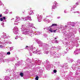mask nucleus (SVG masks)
Masks as SVG:
<instances>
[{"label": "nucleus", "mask_w": 80, "mask_h": 80, "mask_svg": "<svg viewBox=\"0 0 80 80\" xmlns=\"http://www.w3.org/2000/svg\"><path fill=\"white\" fill-rule=\"evenodd\" d=\"M0 5H3V4L2 3L1 1L0 0Z\"/></svg>", "instance_id": "obj_49"}, {"label": "nucleus", "mask_w": 80, "mask_h": 80, "mask_svg": "<svg viewBox=\"0 0 80 80\" xmlns=\"http://www.w3.org/2000/svg\"><path fill=\"white\" fill-rule=\"evenodd\" d=\"M55 26H57V24H52V25L50 27H55Z\"/></svg>", "instance_id": "obj_36"}, {"label": "nucleus", "mask_w": 80, "mask_h": 80, "mask_svg": "<svg viewBox=\"0 0 80 80\" xmlns=\"http://www.w3.org/2000/svg\"><path fill=\"white\" fill-rule=\"evenodd\" d=\"M22 19H23L24 20V21H25L26 20H28V16L26 17L25 18L22 17Z\"/></svg>", "instance_id": "obj_27"}, {"label": "nucleus", "mask_w": 80, "mask_h": 80, "mask_svg": "<svg viewBox=\"0 0 80 80\" xmlns=\"http://www.w3.org/2000/svg\"><path fill=\"white\" fill-rule=\"evenodd\" d=\"M67 27H68L67 25H66L64 27L62 25H60L59 26V27H58V28L59 29H60V30H61L62 31L63 30H66Z\"/></svg>", "instance_id": "obj_8"}, {"label": "nucleus", "mask_w": 80, "mask_h": 80, "mask_svg": "<svg viewBox=\"0 0 80 80\" xmlns=\"http://www.w3.org/2000/svg\"><path fill=\"white\" fill-rule=\"evenodd\" d=\"M4 13H5V14L8 13V11H6V12H4Z\"/></svg>", "instance_id": "obj_62"}, {"label": "nucleus", "mask_w": 80, "mask_h": 80, "mask_svg": "<svg viewBox=\"0 0 80 80\" xmlns=\"http://www.w3.org/2000/svg\"><path fill=\"white\" fill-rule=\"evenodd\" d=\"M21 30L22 31H25V30H28V28H27V26L25 24L22 25H21Z\"/></svg>", "instance_id": "obj_9"}, {"label": "nucleus", "mask_w": 80, "mask_h": 80, "mask_svg": "<svg viewBox=\"0 0 80 80\" xmlns=\"http://www.w3.org/2000/svg\"><path fill=\"white\" fill-rule=\"evenodd\" d=\"M27 30H25V31H22V33L25 35H28L32 37L33 36V28H28Z\"/></svg>", "instance_id": "obj_1"}, {"label": "nucleus", "mask_w": 80, "mask_h": 80, "mask_svg": "<svg viewBox=\"0 0 80 80\" xmlns=\"http://www.w3.org/2000/svg\"><path fill=\"white\" fill-rule=\"evenodd\" d=\"M16 18V19L14 22V25H18V23H19V22H18V21L20 20V17H17Z\"/></svg>", "instance_id": "obj_10"}, {"label": "nucleus", "mask_w": 80, "mask_h": 80, "mask_svg": "<svg viewBox=\"0 0 80 80\" xmlns=\"http://www.w3.org/2000/svg\"><path fill=\"white\" fill-rule=\"evenodd\" d=\"M20 65V64H17V63H16L15 64V66L16 67H18V65Z\"/></svg>", "instance_id": "obj_53"}, {"label": "nucleus", "mask_w": 80, "mask_h": 80, "mask_svg": "<svg viewBox=\"0 0 80 80\" xmlns=\"http://www.w3.org/2000/svg\"><path fill=\"white\" fill-rule=\"evenodd\" d=\"M25 49H27L28 50L29 52H32L35 49V48L33 47V46L32 45L30 46L29 47L27 46L25 47Z\"/></svg>", "instance_id": "obj_4"}, {"label": "nucleus", "mask_w": 80, "mask_h": 80, "mask_svg": "<svg viewBox=\"0 0 80 80\" xmlns=\"http://www.w3.org/2000/svg\"><path fill=\"white\" fill-rule=\"evenodd\" d=\"M51 42L52 43H55V40H52L51 41Z\"/></svg>", "instance_id": "obj_56"}, {"label": "nucleus", "mask_w": 80, "mask_h": 80, "mask_svg": "<svg viewBox=\"0 0 80 80\" xmlns=\"http://www.w3.org/2000/svg\"><path fill=\"white\" fill-rule=\"evenodd\" d=\"M7 54L8 55H10V52H7Z\"/></svg>", "instance_id": "obj_54"}, {"label": "nucleus", "mask_w": 80, "mask_h": 80, "mask_svg": "<svg viewBox=\"0 0 80 80\" xmlns=\"http://www.w3.org/2000/svg\"><path fill=\"white\" fill-rule=\"evenodd\" d=\"M71 22H67V24L68 25H70L71 24Z\"/></svg>", "instance_id": "obj_43"}, {"label": "nucleus", "mask_w": 80, "mask_h": 80, "mask_svg": "<svg viewBox=\"0 0 80 80\" xmlns=\"http://www.w3.org/2000/svg\"><path fill=\"white\" fill-rule=\"evenodd\" d=\"M13 47H14L13 46V47L10 48V51H12V50L13 49Z\"/></svg>", "instance_id": "obj_40"}, {"label": "nucleus", "mask_w": 80, "mask_h": 80, "mask_svg": "<svg viewBox=\"0 0 80 80\" xmlns=\"http://www.w3.org/2000/svg\"><path fill=\"white\" fill-rule=\"evenodd\" d=\"M80 63L79 61H78L77 62V63H76V65L77 66V65H80Z\"/></svg>", "instance_id": "obj_35"}, {"label": "nucleus", "mask_w": 80, "mask_h": 80, "mask_svg": "<svg viewBox=\"0 0 80 80\" xmlns=\"http://www.w3.org/2000/svg\"><path fill=\"white\" fill-rule=\"evenodd\" d=\"M43 36L44 37H45V38H46V37H47L48 36L47 34H44Z\"/></svg>", "instance_id": "obj_45"}, {"label": "nucleus", "mask_w": 80, "mask_h": 80, "mask_svg": "<svg viewBox=\"0 0 80 80\" xmlns=\"http://www.w3.org/2000/svg\"><path fill=\"white\" fill-rule=\"evenodd\" d=\"M47 62V66H46V69L48 70H50V68L51 67V65L50 64V62H48V60H46V61Z\"/></svg>", "instance_id": "obj_6"}, {"label": "nucleus", "mask_w": 80, "mask_h": 80, "mask_svg": "<svg viewBox=\"0 0 80 80\" xmlns=\"http://www.w3.org/2000/svg\"><path fill=\"white\" fill-rule=\"evenodd\" d=\"M42 15H38L37 16V18L38 20V22H42Z\"/></svg>", "instance_id": "obj_15"}, {"label": "nucleus", "mask_w": 80, "mask_h": 80, "mask_svg": "<svg viewBox=\"0 0 80 80\" xmlns=\"http://www.w3.org/2000/svg\"><path fill=\"white\" fill-rule=\"evenodd\" d=\"M33 62H34V63L36 65L37 63H38L39 62H40V61L38 60H37V59H32Z\"/></svg>", "instance_id": "obj_19"}, {"label": "nucleus", "mask_w": 80, "mask_h": 80, "mask_svg": "<svg viewBox=\"0 0 80 80\" xmlns=\"http://www.w3.org/2000/svg\"><path fill=\"white\" fill-rule=\"evenodd\" d=\"M70 48H69V47H68V48L66 49V50H67V52H68V51H69V50H70Z\"/></svg>", "instance_id": "obj_47"}, {"label": "nucleus", "mask_w": 80, "mask_h": 80, "mask_svg": "<svg viewBox=\"0 0 80 80\" xmlns=\"http://www.w3.org/2000/svg\"><path fill=\"white\" fill-rule=\"evenodd\" d=\"M54 48H55L54 47H52V48H50V51L51 57H52V58H56V57L59 58V57H60V56H61V53H56V52H52V50H53Z\"/></svg>", "instance_id": "obj_2"}, {"label": "nucleus", "mask_w": 80, "mask_h": 80, "mask_svg": "<svg viewBox=\"0 0 80 80\" xmlns=\"http://www.w3.org/2000/svg\"><path fill=\"white\" fill-rule=\"evenodd\" d=\"M72 69L74 70H75V68H76V67H75V65H72Z\"/></svg>", "instance_id": "obj_31"}, {"label": "nucleus", "mask_w": 80, "mask_h": 80, "mask_svg": "<svg viewBox=\"0 0 80 80\" xmlns=\"http://www.w3.org/2000/svg\"><path fill=\"white\" fill-rule=\"evenodd\" d=\"M52 27L49 26V27H47L46 28V30H47V32L49 33H55V32L57 30V29L56 30H53V28H51Z\"/></svg>", "instance_id": "obj_3"}, {"label": "nucleus", "mask_w": 80, "mask_h": 80, "mask_svg": "<svg viewBox=\"0 0 80 80\" xmlns=\"http://www.w3.org/2000/svg\"><path fill=\"white\" fill-rule=\"evenodd\" d=\"M73 13H80V12L79 11H77V12H73Z\"/></svg>", "instance_id": "obj_44"}, {"label": "nucleus", "mask_w": 80, "mask_h": 80, "mask_svg": "<svg viewBox=\"0 0 80 80\" xmlns=\"http://www.w3.org/2000/svg\"><path fill=\"white\" fill-rule=\"evenodd\" d=\"M68 63L67 62H65L64 63L63 66H61L62 67H63L64 68L66 69H68V65H67Z\"/></svg>", "instance_id": "obj_16"}, {"label": "nucleus", "mask_w": 80, "mask_h": 80, "mask_svg": "<svg viewBox=\"0 0 80 80\" xmlns=\"http://www.w3.org/2000/svg\"><path fill=\"white\" fill-rule=\"evenodd\" d=\"M79 5V2H77L76 3V5L77 6V5Z\"/></svg>", "instance_id": "obj_51"}, {"label": "nucleus", "mask_w": 80, "mask_h": 80, "mask_svg": "<svg viewBox=\"0 0 80 80\" xmlns=\"http://www.w3.org/2000/svg\"><path fill=\"white\" fill-rule=\"evenodd\" d=\"M64 12L65 13H66L67 12V10H65Z\"/></svg>", "instance_id": "obj_61"}, {"label": "nucleus", "mask_w": 80, "mask_h": 80, "mask_svg": "<svg viewBox=\"0 0 80 80\" xmlns=\"http://www.w3.org/2000/svg\"><path fill=\"white\" fill-rule=\"evenodd\" d=\"M4 80H9L10 78L8 76H6L4 77Z\"/></svg>", "instance_id": "obj_24"}, {"label": "nucleus", "mask_w": 80, "mask_h": 80, "mask_svg": "<svg viewBox=\"0 0 80 80\" xmlns=\"http://www.w3.org/2000/svg\"><path fill=\"white\" fill-rule=\"evenodd\" d=\"M20 75L21 77H23V73L20 72Z\"/></svg>", "instance_id": "obj_37"}, {"label": "nucleus", "mask_w": 80, "mask_h": 80, "mask_svg": "<svg viewBox=\"0 0 80 80\" xmlns=\"http://www.w3.org/2000/svg\"><path fill=\"white\" fill-rule=\"evenodd\" d=\"M32 28H34V29H35V30H37V28L35 27H32Z\"/></svg>", "instance_id": "obj_57"}, {"label": "nucleus", "mask_w": 80, "mask_h": 80, "mask_svg": "<svg viewBox=\"0 0 80 80\" xmlns=\"http://www.w3.org/2000/svg\"><path fill=\"white\" fill-rule=\"evenodd\" d=\"M17 77V76H14V78H15L13 79L14 80H16V78Z\"/></svg>", "instance_id": "obj_59"}, {"label": "nucleus", "mask_w": 80, "mask_h": 80, "mask_svg": "<svg viewBox=\"0 0 80 80\" xmlns=\"http://www.w3.org/2000/svg\"><path fill=\"white\" fill-rule=\"evenodd\" d=\"M1 25H2V27H5V25H4V22L1 23Z\"/></svg>", "instance_id": "obj_41"}, {"label": "nucleus", "mask_w": 80, "mask_h": 80, "mask_svg": "<svg viewBox=\"0 0 80 80\" xmlns=\"http://www.w3.org/2000/svg\"><path fill=\"white\" fill-rule=\"evenodd\" d=\"M58 6V3L56 2H53V5L52 7V9H55L57 8V6Z\"/></svg>", "instance_id": "obj_12"}, {"label": "nucleus", "mask_w": 80, "mask_h": 80, "mask_svg": "<svg viewBox=\"0 0 80 80\" xmlns=\"http://www.w3.org/2000/svg\"><path fill=\"white\" fill-rule=\"evenodd\" d=\"M57 70H54L53 71V72H52V74H54V73H57Z\"/></svg>", "instance_id": "obj_33"}, {"label": "nucleus", "mask_w": 80, "mask_h": 80, "mask_svg": "<svg viewBox=\"0 0 80 80\" xmlns=\"http://www.w3.org/2000/svg\"><path fill=\"white\" fill-rule=\"evenodd\" d=\"M34 32L33 31V35H37V33H36V31L35 32V33H34Z\"/></svg>", "instance_id": "obj_55"}, {"label": "nucleus", "mask_w": 80, "mask_h": 80, "mask_svg": "<svg viewBox=\"0 0 80 80\" xmlns=\"http://www.w3.org/2000/svg\"><path fill=\"white\" fill-rule=\"evenodd\" d=\"M33 53L35 54L37 53V54H38V55H40L42 54V52H41V50H39L38 49L36 50V51H34L33 52Z\"/></svg>", "instance_id": "obj_13"}, {"label": "nucleus", "mask_w": 80, "mask_h": 80, "mask_svg": "<svg viewBox=\"0 0 80 80\" xmlns=\"http://www.w3.org/2000/svg\"><path fill=\"white\" fill-rule=\"evenodd\" d=\"M29 55L30 56H32V52H29Z\"/></svg>", "instance_id": "obj_58"}, {"label": "nucleus", "mask_w": 80, "mask_h": 80, "mask_svg": "<svg viewBox=\"0 0 80 80\" xmlns=\"http://www.w3.org/2000/svg\"><path fill=\"white\" fill-rule=\"evenodd\" d=\"M8 40H4V42L3 43H4V44H5V43H8Z\"/></svg>", "instance_id": "obj_38"}, {"label": "nucleus", "mask_w": 80, "mask_h": 80, "mask_svg": "<svg viewBox=\"0 0 80 80\" xmlns=\"http://www.w3.org/2000/svg\"><path fill=\"white\" fill-rule=\"evenodd\" d=\"M58 49H61V48L59 46H58Z\"/></svg>", "instance_id": "obj_63"}, {"label": "nucleus", "mask_w": 80, "mask_h": 80, "mask_svg": "<svg viewBox=\"0 0 80 80\" xmlns=\"http://www.w3.org/2000/svg\"><path fill=\"white\" fill-rule=\"evenodd\" d=\"M50 16H47L46 19H43V21H44V22H46V23H49V22H50V20H49V19H48L50 18Z\"/></svg>", "instance_id": "obj_14"}, {"label": "nucleus", "mask_w": 80, "mask_h": 80, "mask_svg": "<svg viewBox=\"0 0 80 80\" xmlns=\"http://www.w3.org/2000/svg\"><path fill=\"white\" fill-rule=\"evenodd\" d=\"M28 20H29L30 21H32V19H31V17H28Z\"/></svg>", "instance_id": "obj_46"}, {"label": "nucleus", "mask_w": 80, "mask_h": 80, "mask_svg": "<svg viewBox=\"0 0 80 80\" xmlns=\"http://www.w3.org/2000/svg\"><path fill=\"white\" fill-rule=\"evenodd\" d=\"M6 20V18H5V17H4L2 18H0V21L3 22H7V20Z\"/></svg>", "instance_id": "obj_21"}, {"label": "nucleus", "mask_w": 80, "mask_h": 80, "mask_svg": "<svg viewBox=\"0 0 80 80\" xmlns=\"http://www.w3.org/2000/svg\"><path fill=\"white\" fill-rule=\"evenodd\" d=\"M4 47V43L0 42V48H3Z\"/></svg>", "instance_id": "obj_26"}, {"label": "nucleus", "mask_w": 80, "mask_h": 80, "mask_svg": "<svg viewBox=\"0 0 80 80\" xmlns=\"http://www.w3.org/2000/svg\"><path fill=\"white\" fill-rule=\"evenodd\" d=\"M44 53L45 54H48V51H45V52H44Z\"/></svg>", "instance_id": "obj_50"}, {"label": "nucleus", "mask_w": 80, "mask_h": 80, "mask_svg": "<svg viewBox=\"0 0 80 80\" xmlns=\"http://www.w3.org/2000/svg\"><path fill=\"white\" fill-rule=\"evenodd\" d=\"M67 59L68 60V62L69 63H72V62H73V60L72 59L70 58H67Z\"/></svg>", "instance_id": "obj_23"}, {"label": "nucleus", "mask_w": 80, "mask_h": 80, "mask_svg": "<svg viewBox=\"0 0 80 80\" xmlns=\"http://www.w3.org/2000/svg\"><path fill=\"white\" fill-rule=\"evenodd\" d=\"M37 43H38L39 46V47H43V44H45V43H42V41H39L38 42H37Z\"/></svg>", "instance_id": "obj_20"}, {"label": "nucleus", "mask_w": 80, "mask_h": 80, "mask_svg": "<svg viewBox=\"0 0 80 80\" xmlns=\"http://www.w3.org/2000/svg\"><path fill=\"white\" fill-rule=\"evenodd\" d=\"M69 34L68 35V38L71 37L73 35H74V34H76V33H77V32L76 31H74L72 32V29H69Z\"/></svg>", "instance_id": "obj_5"}, {"label": "nucleus", "mask_w": 80, "mask_h": 80, "mask_svg": "<svg viewBox=\"0 0 80 80\" xmlns=\"http://www.w3.org/2000/svg\"><path fill=\"white\" fill-rule=\"evenodd\" d=\"M36 33H37V35H41V34H42V32H39L38 31H36Z\"/></svg>", "instance_id": "obj_32"}, {"label": "nucleus", "mask_w": 80, "mask_h": 80, "mask_svg": "<svg viewBox=\"0 0 80 80\" xmlns=\"http://www.w3.org/2000/svg\"><path fill=\"white\" fill-rule=\"evenodd\" d=\"M66 37H67V38H68V39L67 38H65L64 39V40H68V39H69V38H68V35H66Z\"/></svg>", "instance_id": "obj_28"}, {"label": "nucleus", "mask_w": 80, "mask_h": 80, "mask_svg": "<svg viewBox=\"0 0 80 80\" xmlns=\"http://www.w3.org/2000/svg\"><path fill=\"white\" fill-rule=\"evenodd\" d=\"M75 7H76V6L75 5H74L73 7L71 8L72 9L71 10V11H72V10H73V8H75Z\"/></svg>", "instance_id": "obj_42"}, {"label": "nucleus", "mask_w": 80, "mask_h": 80, "mask_svg": "<svg viewBox=\"0 0 80 80\" xmlns=\"http://www.w3.org/2000/svg\"><path fill=\"white\" fill-rule=\"evenodd\" d=\"M13 32L14 33H15V34H16V35H17L18 33V28L17 27L15 26L14 27L13 29Z\"/></svg>", "instance_id": "obj_7"}, {"label": "nucleus", "mask_w": 80, "mask_h": 80, "mask_svg": "<svg viewBox=\"0 0 80 80\" xmlns=\"http://www.w3.org/2000/svg\"><path fill=\"white\" fill-rule=\"evenodd\" d=\"M78 52L80 53V48L79 50L78 49H76V50L74 52V54L75 55H78Z\"/></svg>", "instance_id": "obj_18"}, {"label": "nucleus", "mask_w": 80, "mask_h": 80, "mask_svg": "<svg viewBox=\"0 0 80 80\" xmlns=\"http://www.w3.org/2000/svg\"><path fill=\"white\" fill-rule=\"evenodd\" d=\"M8 43L9 44H12V42H8Z\"/></svg>", "instance_id": "obj_60"}, {"label": "nucleus", "mask_w": 80, "mask_h": 80, "mask_svg": "<svg viewBox=\"0 0 80 80\" xmlns=\"http://www.w3.org/2000/svg\"><path fill=\"white\" fill-rule=\"evenodd\" d=\"M55 43H58V41L57 40L55 41Z\"/></svg>", "instance_id": "obj_52"}, {"label": "nucleus", "mask_w": 80, "mask_h": 80, "mask_svg": "<svg viewBox=\"0 0 80 80\" xmlns=\"http://www.w3.org/2000/svg\"><path fill=\"white\" fill-rule=\"evenodd\" d=\"M35 79L36 80H38V76H36Z\"/></svg>", "instance_id": "obj_48"}, {"label": "nucleus", "mask_w": 80, "mask_h": 80, "mask_svg": "<svg viewBox=\"0 0 80 80\" xmlns=\"http://www.w3.org/2000/svg\"><path fill=\"white\" fill-rule=\"evenodd\" d=\"M43 49L44 50H48V47H49V45L47 44H46L44 43L43 44Z\"/></svg>", "instance_id": "obj_11"}, {"label": "nucleus", "mask_w": 80, "mask_h": 80, "mask_svg": "<svg viewBox=\"0 0 80 80\" xmlns=\"http://www.w3.org/2000/svg\"><path fill=\"white\" fill-rule=\"evenodd\" d=\"M26 61L28 62H30V63H31V62H32V61H31V60H29V59L28 58H27L26 59Z\"/></svg>", "instance_id": "obj_39"}, {"label": "nucleus", "mask_w": 80, "mask_h": 80, "mask_svg": "<svg viewBox=\"0 0 80 80\" xmlns=\"http://www.w3.org/2000/svg\"><path fill=\"white\" fill-rule=\"evenodd\" d=\"M56 65H57L58 67H60V62H56Z\"/></svg>", "instance_id": "obj_30"}, {"label": "nucleus", "mask_w": 80, "mask_h": 80, "mask_svg": "<svg viewBox=\"0 0 80 80\" xmlns=\"http://www.w3.org/2000/svg\"><path fill=\"white\" fill-rule=\"evenodd\" d=\"M71 25H72V27H73L75 25V22H71Z\"/></svg>", "instance_id": "obj_34"}, {"label": "nucleus", "mask_w": 80, "mask_h": 80, "mask_svg": "<svg viewBox=\"0 0 80 80\" xmlns=\"http://www.w3.org/2000/svg\"><path fill=\"white\" fill-rule=\"evenodd\" d=\"M20 39L21 40H23V38H20Z\"/></svg>", "instance_id": "obj_64"}, {"label": "nucleus", "mask_w": 80, "mask_h": 80, "mask_svg": "<svg viewBox=\"0 0 80 80\" xmlns=\"http://www.w3.org/2000/svg\"><path fill=\"white\" fill-rule=\"evenodd\" d=\"M3 35L2 36V38L4 39H6V38H8V36L7 35L6 33L3 32Z\"/></svg>", "instance_id": "obj_17"}, {"label": "nucleus", "mask_w": 80, "mask_h": 80, "mask_svg": "<svg viewBox=\"0 0 80 80\" xmlns=\"http://www.w3.org/2000/svg\"><path fill=\"white\" fill-rule=\"evenodd\" d=\"M28 10V13L30 15H33V12L32 10H30V9H29Z\"/></svg>", "instance_id": "obj_25"}, {"label": "nucleus", "mask_w": 80, "mask_h": 80, "mask_svg": "<svg viewBox=\"0 0 80 80\" xmlns=\"http://www.w3.org/2000/svg\"><path fill=\"white\" fill-rule=\"evenodd\" d=\"M65 46L66 47L68 46V47H69V48H70L71 49H72V48H73V47H71V46H70V44H68V42H66V44L65 45Z\"/></svg>", "instance_id": "obj_22"}, {"label": "nucleus", "mask_w": 80, "mask_h": 80, "mask_svg": "<svg viewBox=\"0 0 80 80\" xmlns=\"http://www.w3.org/2000/svg\"><path fill=\"white\" fill-rule=\"evenodd\" d=\"M28 25L30 27H33V24L32 23H29L28 24Z\"/></svg>", "instance_id": "obj_29"}]
</instances>
